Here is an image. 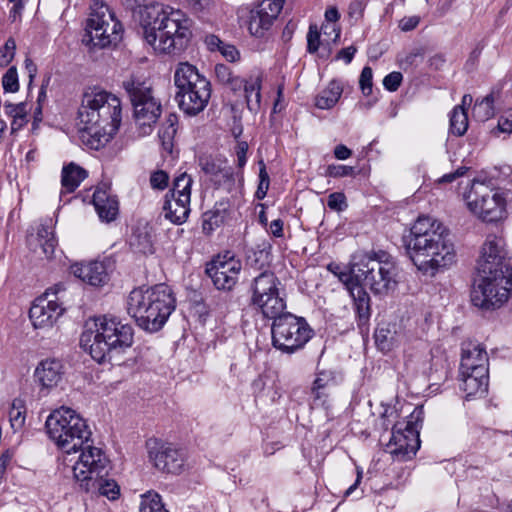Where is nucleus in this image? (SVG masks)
I'll use <instances>...</instances> for the list:
<instances>
[{
	"mask_svg": "<svg viewBox=\"0 0 512 512\" xmlns=\"http://www.w3.org/2000/svg\"><path fill=\"white\" fill-rule=\"evenodd\" d=\"M478 279L471 291V301L481 309L502 306L512 291V258L503 237L487 235L477 260Z\"/></svg>",
	"mask_w": 512,
	"mask_h": 512,
	"instance_id": "obj_1",
	"label": "nucleus"
},
{
	"mask_svg": "<svg viewBox=\"0 0 512 512\" xmlns=\"http://www.w3.org/2000/svg\"><path fill=\"white\" fill-rule=\"evenodd\" d=\"M403 241L407 255L425 275L433 277L456 261L449 230L431 217L419 216Z\"/></svg>",
	"mask_w": 512,
	"mask_h": 512,
	"instance_id": "obj_2",
	"label": "nucleus"
},
{
	"mask_svg": "<svg viewBox=\"0 0 512 512\" xmlns=\"http://www.w3.org/2000/svg\"><path fill=\"white\" fill-rule=\"evenodd\" d=\"M82 142L90 149L104 147L121 123L120 99L103 90L85 92L78 109Z\"/></svg>",
	"mask_w": 512,
	"mask_h": 512,
	"instance_id": "obj_3",
	"label": "nucleus"
},
{
	"mask_svg": "<svg viewBox=\"0 0 512 512\" xmlns=\"http://www.w3.org/2000/svg\"><path fill=\"white\" fill-rule=\"evenodd\" d=\"M134 330L129 324L115 317L103 316L94 322V329L87 328L80 337V345L98 363L119 366L124 354L133 344Z\"/></svg>",
	"mask_w": 512,
	"mask_h": 512,
	"instance_id": "obj_4",
	"label": "nucleus"
},
{
	"mask_svg": "<svg viewBox=\"0 0 512 512\" xmlns=\"http://www.w3.org/2000/svg\"><path fill=\"white\" fill-rule=\"evenodd\" d=\"M175 298L165 284L133 289L127 299V312L137 325L149 332L159 331L174 311Z\"/></svg>",
	"mask_w": 512,
	"mask_h": 512,
	"instance_id": "obj_5",
	"label": "nucleus"
},
{
	"mask_svg": "<svg viewBox=\"0 0 512 512\" xmlns=\"http://www.w3.org/2000/svg\"><path fill=\"white\" fill-rule=\"evenodd\" d=\"M191 20L178 9H164L153 22L143 28L145 41L160 54L183 51L191 38Z\"/></svg>",
	"mask_w": 512,
	"mask_h": 512,
	"instance_id": "obj_6",
	"label": "nucleus"
},
{
	"mask_svg": "<svg viewBox=\"0 0 512 512\" xmlns=\"http://www.w3.org/2000/svg\"><path fill=\"white\" fill-rule=\"evenodd\" d=\"M348 275L374 294H387L397 285L398 267L393 257L380 251L354 257Z\"/></svg>",
	"mask_w": 512,
	"mask_h": 512,
	"instance_id": "obj_7",
	"label": "nucleus"
},
{
	"mask_svg": "<svg viewBox=\"0 0 512 512\" xmlns=\"http://www.w3.org/2000/svg\"><path fill=\"white\" fill-rule=\"evenodd\" d=\"M49 438L67 456L79 452L87 442H91V430L75 410L61 407L54 410L45 422Z\"/></svg>",
	"mask_w": 512,
	"mask_h": 512,
	"instance_id": "obj_8",
	"label": "nucleus"
},
{
	"mask_svg": "<svg viewBox=\"0 0 512 512\" xmlns=\"http://www.w3.org/2000/svg\"><path fill=\"white\" fill-rule=\"evenodd\" d=\"M175 95L179 108L187 115L196 116L202 112L211 97V83L188 62L179 63L174 72Z\"/></svg>",
	"mask_w": 512,
	"mask_h": 512,
	"instance_id": "obj_9",
	"label": "nucleus"
},
{
	"mask_svg": "<svg viewBox=\"0 0 512 512\" xmlns=\"http://www.w3.org/2000/svg\"><path fill=\"white\" fill-rule=\"evenodd\" d=\"M122 87L132 103L140 133L150 134L162 111L161 103L153 96L150 83L131 76L123 81Z\"/></svg>",
	"mask_w": 512,
	"mask_h": 512,
	"instance_id": "obj_10",
	"label": "nucleus"
},
{
	"mask_svg": "<svg viewBox=\"0 0 512 512\" xmlns=\"http://www.w3.org/2000/svg\"><path fill=\"white\" fill-rule=\"evenodd\" d=\"M269 319L273 320L271 326L272 345L283 353H294L312 337L313 331L302 317L283 311Z\"/></svg>",
	"mask_w": 512,
	"mask_h": 512,
	"instance_id": "obj_11",
	"label": "nucleus"
},
{
	"mask_svg": "<svg viewBox=\"0 0 512 512\" xmlns=\"http://www.w3.org/2000/svg\"><path fill=\"white\" fill-rule=\"evenodd\" d=\"M465 200L470 211L485 222H497L505 216V198L491 180H473Z\"/></svg>",
	"mask_w": 512,
	"mask_h": 512,
	"instance_id": "obj_12",
	"label": "nucleus"
},
{
	"mask_svg": "<svg viewBox=\"0 0 512 512\" xmlns=\"http://www.w3.org/2000/svg\"><path fill=\"white\" fill-rule=\"evenodd\" d=\"M87 20L86 30L93 46L106 48L122 39L123 26L115 13L103 1H94Z\"/></svg>",
	"mask_w": 512,
	"mask_h": 512,
	"instance_id": "obj_13",
	"label": "nucleus"
},
{
	"mask_svg": "<svg viewBox=\"0 0 512 512\" xmlns=\"http://www.w3.org/2000/svg\"><path fill=\"white\" fill-rule=\"evenodd\" d=\"M281 282L272 271H263L250 285V304L266 318L276 317L286 309V301L281 295Z\"/></svg>",
	"mask_w": 512,
	"mask_h": 512,
	"instance_id": "obj_14",
	"label": "nucleus"
},
{
	"mask_svg": "<svg viewBox=\"0 0 512 512\" xmlns=\"http://www.w3.org/2000/svg\"><path fill=\"white\" fill-rule=\"evenodd\" d=\"M62 284H57L38 297L29 310V318L35 328L52 326L64 312L59 303V293L64 292Z\"/></svg>",
	"mask_w": 512,
	"mask_h": 512,
	"instance_id": "obj_15",
	"label": "nucleus"
},
{
	"mask_svg": "<svg viewBox=\"0 0 512 512\" xmlns=\"http://www.w3.org/2000/svg\"><path fill=\"white\" fill-rule=\"evenodd\" d=\"M395 460L407 461L411 459L420 447L419 432L415 423L410 420L397 422L392 426V436L386 445Z\"/></svg>",
	"mask_w": 512,
	"mask_h": 512,
	"instance_id": "obj_16",
	"label": "nucleus"
},
{
	"mask_svg": "<svg viewBox=\"0 0 512 512\" xmlns=\"http://www.w3.org/2000/svg\"><path fill=\"white\" fill-rule=\"evenodd\" d=\"M242 269L240 259L233 252L218 254L206 266V273L219 290H231L237 283Z\"/></svg>",
	"mask_w": 512,
	"mask_h": 512,
	"instance_id": "obj_17",
	"label": "nucleus"
},
{
	"mask_svg": "<svg viewBox=\"0 0 512 512\" xmlns=\"http://www.w3.org/2000/svg\"><path fill=\"white\" fill-rule=\"evenodd\" d=\"M80 454L72 465L73 476L79 486L87 482L90 477L98 476L105 471L108 459L104 452L92 446L90 442L79 448Z\"/></svg>",
	"mask_w": 512,
	"mask_h": 512,
	"instance_id": "obj_18",
	"label": "nucleus"
},
{
	"mask_svg": "<svg viewBox=\"0 0 512 512\" xmlns=\"http://www.w3.org/2000/svg\"><path fill=\"white\" fill-rule=\"evenodd\" d=\"M148 455L154 467L159 471L180 474L184 470L185 452L171 443H160L157 440L149 441Z\"/></svg>",
	"mask_w": 512,
	"mask_h": 512,
	"instance_id": "obj_19",
	"label": "nucleus"
},
{
	"mask_svg": "<svg viewBox=\"0 0 512 512\" xmlns=\"http://www.w3.org/2000/svg\"><path fill=\"white\" fill-rule=\"evenodd\" d=\"M64 366L55 358H47L38 363L34 371L35 383L39 386V393L47 396L62 381Z\"/></svg>",
	"mask_w": 512,
	"mask_h": 512,
	"instance_id": "obj_20",
	"label": "nucleus"
},
{
	"mask_svg": "<svg viewBox=\"0 0 512 512\" xmlns=\"http://www.w3.org/2000/svg\"><path fill=\"white\" fill-rule=\"evenodd\" d=\"M460 388L465 393L467 400L473 397H484L488 392L489 372L484 368L477 371L459 369Z\"/></svg>",
	"mask_w": 512,
	"mask_h": 512,
	"instance_id": "obj_21",
	"label": "nucleus"
},
{
	"mask_svg": "<svg viewBox=\"0 0 512 512\" xmlns=\"http://www.w3.org/2000/svg\"><path fill=\"white\" fill-rule=\"evenodd\" d=\"M339 279L346 285L353 298L359 323L365 324L371 316L370 296L365 290L366 286L350 278L348 273H341Z\"/></svg>",
	"mask_w": 512,
	"mask_h": 512,
	"instance_id": "obj_22",
	"label": "nucleus"
},
{
	"mask_svg": "<svg viewBox=\"0 0 512 512\" xmlns=\"http://www.w3.org/2000/svg\"><path fill=\"white\" fill-rule=\"evenodd\" d=\"M71 272L92 286H102L109 280L108 268L103 261L76 263L71 266Z\"/></svg>",
	"mask_w": 512,
	"mask_h": 512,
	"instance_id": "obj_23",
	"label": "nucleus"
},
{
	"mask_svg": "<svg viewBox=\"0 0 512 512\" xmlns=\"http://www.w3.org/2000/svg\"><path fill=\"white\" fill-rule=\"evenodd\" d=\"M238 18L240 26L246 27L249 33L257 38L265 37L272 26V22L256 6L241 8L238 12Z\"/></svg>",
	"mask_w": 512,
	"mask_h": 512,
	"instance_id": "obj_24",
	"label": "nucleus"
},
{
	"mask_svg": "<svg viewBox=\"0 0 512 512\" xmlns=\"http://www.w3.org/2000/svg\"><path fill=\"white\" fill-rule=\"evenodd\" d=\"M92 203L101 221L109 223L116 219L119 212L118 200L107 187L95 189Z\"/></svg>",
	"mask_w": 512,
	"mask_h": 512,
	"instance_id": "obj_25",
	"label": "nucleus"
},
{
	"mask_svg": "<svg viewBox=\"0 0 512 512\" xmlns=\"http://www.w3.org/2000/svg\"><path fill=\"white\" fill-rule=\"evenodd\" d=\"M484 368L485 372H489V359L486 350L480 345L473 342H466L462 345V354L460 362V370L477 371Z\"/></svg>",
	"mask_w": 512,
	"mask_h": 512,
	"instance_id": "obj_26",
	"label": "nucleus"
},
{
	"mask_svg": "<svg viewBox=\"0 0 512 512\" xmlns=\"http://www.w3.org/2000/svg\"><path fill=\"white\" fill-rule=\"evenodd\" d=\"M28 245L36 249L39 246L41 254L47 259L51 258L57 246V240L54 235L53 220L45 219L39 226L37 235H31L27 239Z\"/></svg>",
	"mask_w": 512,
	"mask_h": 512,
	"instance_id": "obj_27",
	"label": "nucleus"
},
{
	"mask_svg": "<svg viewBox=\"0 0 512 512\" xmlns=\"http://www.w3.org/2000/svg\"><path fill=\"white\" fill-rule=\"evenodd\" d=\"M163 213L165 219L174 224L180 225L184 223L189 216L190 201H188L187 197L185 199L177 197L169 199L167 194L163 205Z\"/></svg>",
	"mask_w": 512,
	"mask_h": 512,
	"instance_id": "obj_28",
	"label": "nucleus"
},
{
	"mask_svg": "<svg viewBox=\"0 0 512 512\" xmlns=\"http://www.w3.org/2000/svg\"><path fill=\"white\" fill-rule=\"evenodd\" d=\"M80 488L85 492L99 493L102 496L107 497L110 500H115L119 496V486L112 479H104L103 473L98 476H93L84 482Z\"/></svg>",
	"mask_w": 512,
	"mask_h": 512,
	"instance_id": "obj_29",
	"label": "nucleus"
},
{
	"mask_svg": "<svg viewBox=\"0 0 512 512\" xmlns=\"http://www.w3.org/2000/svg\"><path fill=\"white\" fill-rule=\"evenodd\" d=\"M374 337L377 347L383 352H388L399 346L403 339L402 333L396 330V324L379 326Z\"/></svg>",
	"mask_w": 512,
	"mask_h": 512,
	"instance_id": "obj_30",
	"label": "nucleus"
},
{
	"mask_svg": "<svg viewBox=\"0 0 512 512\" xmlns=\"http://www.w3.org/2000/svg\"><path fill=\"white\" fill-rule=\"evenodd\" d=\"M87 176V171L74 163L64 166L61 174V195L74 192Z\"/></svg>",
	"mask_w": 512,
	"mask_h": 512,
	"instance_id": "obj_31",
	"label": "nucleus"
},
{
	"mask_svg": "<svg viewBox=\"0 0 512 512\" xmlns=\"http://www.w3.org/2000/svg\"><path fill=\"white\" fill-rule=\"evenodd\" d=\"M261 86L262 78L260 75L250 76L244 79V95L246 99L247 108L252 113H257L261 107Z\"/></svg>",
	"mask_w": 512,
	"mask_h": 512,
	"instance_id": "obj_32",
	"label": "nucleus"
},
{
	"mask_svg": "<svg viewBox=\"0 0 512 512\" xmlns=\"http://www.w3.org/2000/svg\"><path fill=\"white\" fill-rule=\"evenodd\" d=\"M343 87L340 82L333 80L323 89L315 99V105L319 109H331L340 99Z\"/></svg>",
	"mask_w": 512,
	"mask_h": 512,
	"instance_id": "obj_33",
	"label": "nucleus"
},
{
	"mask_svg": "<svg viewBox=\"0 0 512 512\" xmlns=\"http://www.w3.org/2000/svg\"><path fill=\"white\" fill-rule=\"evenodd\" d=\"M214 73L217 81L221 85L228 87L234 93L242 90L244 79L239 75H236L229 66L225 64H216Z\"/></svg>",
	"mask_w": 512,
	"mask_h": 512,
	"instance_id": "obj_34",
	"label": "nucleus"
},
{
	"mask_svg": "<svg viewBox=\"0 0 512 512\" xmlns=\"http://www.w3.org/2000/svg\"><path fill=\"white\" fill-rule=\"evenodd\" d=\"M131 247L142 254H152L154 251L151 234L146 229H137L130 239Z\"/></svg>",
	"mask_w": 512,
	"mask_h": 512,
	"instance_id": "obj_35",
	"label": "nucleus"
},
{
	"mask_svg": "<svg viewBox=\"0 0 512 512\" xmlns=\"http://www.w3.org/2000/svg\"><path fill=\"white\" fill-rule=\"evenodd\" d=\"M269 249L270 246L264 244L248 250L246 254L247 265L257 270L264 268L270 261Z\"/></svg>",
	"mask_w": 512,
	"mask_h": 512,
	"instance_id": "obj_36",
	"label": "nucleus"
},
{
	"mask_svg": "<svg viewBox=\"0 0 512 512\" xmlns=\"http://www.w3.org/2000/svg\"><path fill=\"white\" fill-rule=\"evenodd\" d=\"M468 129L467 110L462 106H455L450 113V132L455 136H463Z\"/></svg>",
	"mask_w": 512,
	"mask_h": 512,
	"instance_id": "obj_37",
	"label": "nucleus"
},
{
	"mask_svg": "<svg viewBox=\"0 0 512 512\" xmlns=\"http://www.w3.org/2000/svg\"><path fill=\"white\" fill-rule=\"evenodd\" d=\"M425 54V50L422 47H415L408 52L401 53L397 55V64L398 66L407 71L412 69L423 60Z\"/></svg>",
	"mask_w": 512,
	"mask_h": 512,
	"instance_id": "obj_38",
	"label": "nucleus"
},
{
	"mask_svg": "<svg viewBox=\"0 0 512 512\" xmlns=\"http://www.w3.org/2000/svg\"><path fill=\"white\" fill-rule=\"evenodd\" d=\"M193 184V179L186 172L178 175L174 182L173 187L171 189V196L177 197L181 199L188 198V201H191V187Z\"/></svg>",
	"mask_w": 512,
	"mask_h": 512,
	"instance_id": "obj_39",
	"label": "nucleus"
},
{
	"mask_svg": "<svg viewBox=\"0 0 512 512\" xmlns=\"http://www.w3.org/2000/svg\"><path fill=\"white\" fill-rule=\"evenodd\" d=\"M494 98L492 94H489L482 98L481 100H476L473 109L472 114L473 117L476 118L478 121H487L491 117L494 116Z\"/></svg>",
	"mask_w": 512,
	"mask_h": 512,
	"instance_id": "obj_40",
	"label": "nucleus"
},
{
	"mask_svg": "<svg viewBox=\"0 0 512 512\" xmlns=\"http://www.w3.org/2000/svg\"><path fill=\"white\" fill-rule=\"evenodd\" d=\"M8 415L12 429L14 431L20 430L24 426L26 419V407L24 401L20 398L14 399L11 403Z\"/></svg>",
	"mask_w": 512,
	"mask_h": 512,
	"instance_id": "obj_41",
	"label": "nucleus"
},
{
	"mask_svg": "<svg viewBox=\"0 0 512 512\" xmlns=\"http://www.w3.org/2000/svg\"><path fill=\"white\" fill-rule=\"evenodd\" d=\"M198 163L203 173L209 176L213 181L219 177V172H221V168L226 161L217 157L202 155L199 157Z\"/></svg>",
	"mask_w": 512,
	"mask_h": 512,
	"instance_id": "obj_42",
	"label": "nucleus"
},
{
	"mask_svg": "<svg viewBox=\"0 0 512 512\" xmlns=\"http://www.w3.org/2000/svg\"><path fill=\"white\" fill-rule=\"evenodd\" d=\"M140 512H168L164 509L161 496L155 492L141 495Z\"/></svg>",
	"mask_w": 512,
	"mask_h": 512,
	"instance_id": "obj_43",
	"label": "nucleus"
},
{
	"mask_svg": "<svg viewBox=\"0 0 512 512\" xmlns=\"http://www.w3.org/2000/svg\"><path fill=\"white\" fill-rule=\"evenodd\" d=\"M339 18H340V14H339L337 8L330 7L325 11L326 23L322 24V26H321V30L323 31L324 34H327L328 33L327 29L331 28L332 32H334V38H333L334 42H336L339 39L340 33H341L340 28L336 24L337 21L339 20Z\"/></svg>",
	"mask_w": 512,
	"mask_h": 512,
	"instance_id": "obj_44",
	"label": "nucleus"
},
{
	"mask_svg": "<svg viewBox=\"0 0 512 512\" xmlns=\"http://www.w3.org/2000/svg\"><path fill=\"white\" fill-rule=\"evenodd\" d=\"M259 11L268 17V20L273 23L278 14L283 8V4L275 0H262L256 5Z\"/></svg>",
	"mask_w": 512,
	"mask_h": 512,
	"instance_id": "obj_45",
	"label": "nucleus"
},
{
	"mask_svg": "<svg viewBox=\"0 0 512 512\" xmlns=\"http://www.w3.org/2000/svg\"><path fill=\"white\" fill-rule=\"evenodd\" d=\"M213 182L218 187H225L228 191H230L235 185V173L233 168L227 166L225 163L221 168V172H219V177L214 179Z\"/></svg>",
	"mask_w": 512,
	"mask_h": 512,
	"instance_id": "obj_46",
	"label": "nucleus"
},
{
	"mask_svg": "<svg viewBox=\"0 0 512 512\" xmlns=\"http://www.w3.org/2000/svg\"><path fill=\"white\" fill-rule=\"evenodd\" d=\"M2 87L5 92L15 93L19 90L18 73L15 66H11L2 77Z\"/></svg>",
	"mask_w": 512,
	"mask_h": 512,
	"instance_id": "obj_47",
	"label": "nucleus"
},
{
	"mask_svg": "<svg viewBox=\"0 0 512 512\" xmlns=\"http://www.w3.org/2000/svg\"><path fill=\"white\" fill-rule=\"evenodd\" d=\"M359 85L362 93L368 96L372 93L373 87V71L371 67L365 66L360 74Z\"/></svg>",
	"mask_w": 512,
	"mask_h": 512,
	"instance_id": "obj_48",
	"label": "nucleus"
},
{
	"mask_svg": "<svg viewBox=\"0 0 512 512\" xmlns=\"http://www.w3.org/2000/svg\"><path fill=\"white\" fill-rule=\"evenodd\" d=\"M16 42L13 38L7 39L4 46L0 48V66L8 65L14 58Z\"/></svg>",
	"mask_w": 512,
	"mask_h": 512,
	"instance_id": "obj_49",
	"label": "nucleus"
},
{
	"mask_svg": "<svg viewBox=\"0 0 512 512\" xmlns=\"http://www.w3.org/2000/svg\"><path fill=\"white\" fill-rule=\"evenodd\" d=\"M4 112L11 118L19 119L21 117H27V105L25 102H20L18 104L5 103Z\"/></svg>",
	"mask_w": 512,
	"mask_h": 512,
	"instance_id": "obj_50",
	"label": "nucleus"
},
{
	"mask_svg": "<svg viewBox=\"0 0 512 512\" xmlns=\"http://www.w3.org/2000/svg\"><path fill=\"white\" fill-rule=\"evenodd\" d=\"M320 46V32L316 25H310L307 33V51L309 53H315L318 51Z\"/></svg>",
	"mask_w": 512,
	"mask_h": 512,
	"instance_id": "obj_51",
	"label": "nucleus"
},
{
	"mask_svg": "<svg viewBox=\"0 0 512 512\" xmlns=\"http://www.w3.org/2000/svg\"><path fill=\"white\" fill-rule=\"evenodd\" d=\"M327 206L334 211H343L347 207L346 197L341 192H334L328 196Z\"/></svg>",
	"mask_w": 512,
	"mask_h": 512,
	"instance_id": "obj_52",
	"label": "nucleus"
},
{
	"mask_svg": "<svg viewBox=\"0 0 512 512\" xmlns=\"http://www.w3.org/2000/svg\"><path fill=\"white\" fill-rule=\"evenodd\" d=\"M169 176L163 170H157L150 176L151 187L158 190H164L168 186Z\"/></svg>",
	"mask_w": 512,
	"mask_h": 512,
	"instance_id": "obj_53",
	"label": "nucleus"
},
{
	"mask_svg": "<svg viewBox=\"0 0 512 512\" xmlns=\"http://www.w3.org/2000/svg\"><path fill=\"white\" fill-rule=\"evenodd\" d=\"M403 76L400 72L393 71L386 75L383 79V86L390 92L396 91L401 85Z\"/></svg>",
	"mask_w": 512,
	"mask_h": 512,
	"instance_id": "obj_54",
	"label": "nucleus"
},
{
	"mask_svg": "<svg viewBox=\"0 0 512 512\" xmlns=\"http://www.w3.org/2000/svg\"><path fill=\"white\" fill-rule=\"evenodd\" d=\"M327 174L334 178L352 176L355 174V168L347 165H329Z\"/></svg>",
	"mask_w": 512,
	"mask_h": 512,
	"instance_id": "obj_55",
	"label": "nucleus"
},
{
	"mask_svg": "<svg viewBox=\"0 0 512 512\" xmlns=\"http://www.w3.org/2000/svg\"><path fill=\"white\" fill-rule=\"evenodd\" d=\"M497 130L500 133H512V109L506 110L499 118Z\"/></svg>",
	"mask_w": 512,
	"mask_h": 512,
	"instance_id": "obj_56",
	"label": "nucleus"
},
{
	"mask_svg": "<svg viewBox=\"0 0 512 512\" xmlns=\"http://www.w3.org/2000/svg\"><path fill=\"white\" fill-rule=\"evenodd\" d=\"M177 132V128H173L171 126L162 125L159 130V138L162 141V144L165 148H170L172 146V140L175 137Z\"/></svg>",
	"mask_w": 512,
	"mask_h": 512,
	"instance_id": "obj_57",
	"label": "nucleus"
},
{
	"mask_svg": "<svg viewBox=\"0 0 512 512\" xmlns=\"http://www.w3.org/2000/svg\"><path fill=\"white\" fill-rule=\"evenodd\" d=\"M248 143L246 141H238L235 147L237 157V167L243 169L247 163Z\"/></svg>",
	"mask_w": 512,
	"mask_h": 512,
	"instance_id": "obj_58",
	"label": "nucleus"
},
{
	"mask_svg": "<svg viewBox=\"0 0 512 512\" xmlns=\"http://www.w3.org/2000/svg\"><path fill=\"white\" fill-rule=\"evenodd\" d=\"M219 52L227 61L236 62L240 59L239 50L232 44L224 42Z\"/></svg>",
	"mask_w": 512,
	"mask_h": 512,
	"instance_id": "obj_59",
	"label": "nucleus"
},
{
	"mask_svg": "<svg viewBox=\"0 0 512 512\" xmlns=\"http://www.w3.org/2000/svg\"><path fill=\"white\" fill-rule=\"evenodd\" d=\"M399 417V414L395 407L393 406H385L383 412L381 413V418L383 420V426L385 429H388L389 425L393 423Z\"/></svg>",
	"mask_w": 512,
	"mask_h": 512,
	"instance_id": "obj_60",
	"label": "nucleus"
},
{
	"mask_svg": "<svg viewBox=\"0 0 512 512\" xmlns=\"http://www.w3.org/2000/svg\"><path fill=\"white\" fill-rule=\"evenodd\" d=\"M420 22L419 16L404 17L399 21L398 27L401 31L409 32L414 30Z\"/></svg>",
	"mask_w": 512,
	"mask_h": 512,
	"instance_id": "obj_61",
	"label": "nucleus"
},
{
	"mask_svg": "<svg viewBox=\"0 0 512 512\" xmlns=\"http://www.w3.org/2000/svg\"><path fill=\"white\" fill-rule=\"evenodd\" d=\"M204 43L209 51L214 52L220 51L224 42L217 35L209 34L205 36Z\"/></svg>",
	"mask_w": 512,
	"mask_h": 512,
	"instance_id": "obj_62",
	"label": "nucleus"
},
{
	"mask_svg": "<svg viewBox=\"0 0 512 512\" xmlns=\"http://www.w3.org/2000/svg\"><path fill=\"white\" fill-rule=\"evenodd\" d=\"M186 2L193 12L200 13L208 10L213 0H186Z\"/></svg>",
	"mask_w": 512,
	"mask_h": 512,
	"instance_id": "obj_63",
	"label": "nucleus"
},
{
	"mask_svg": "<svg viewBox=\"0 0 512 512\" xmlns=\"http://www.w3.org/2000/svg\"><path fill=\"white\" fill-rule=\"evenodd\" d=\"M356 52H357V48L355 46L351 45L349 47L341 49L337 53L335 59L343 60L346 64H349L353 60Z\"/></svg>",
	"mask_w": 512,
	"mask_h": 512,
	"instance_id": "obj_64",
	"label": "nucleus"
}]
</instances>
